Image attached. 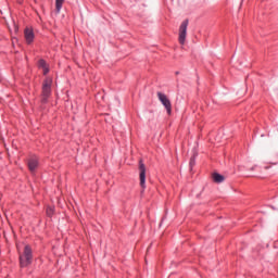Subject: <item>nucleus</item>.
<instances>
[{
  "label": "nucleus",
  "mask_w": 278,
  "mask_h": 278,
  "mask_svg": "<svg viewBox=\"0 0 278 278\" xmlns=\"http://www.w3.org/2000/svg\"><path fill=\"white\" fill-rule=\"evenodd\" d=\"M33 257L31 248L29 245H25L23 254H20V266L22 268L29 266Z\"/></svg>",
  "instance_id": "1"
},
{
  "label": "nucleus",
  "mask_w": 278,
  "mask_h": 278,
  "mask_svg": "<svg viewBox=\"0 0 278 278\" xmlns=\"http://www.w3.org/2000/svg\"><path fill=\"white\" fill-rule=\"evenodd\" d=\"M51 86H53V79L46 78L42 84V103H47V100L51 97Z\"/></svg>",
  "instance_id": "2"
},
{
  "label": "nucleus",
  "mask_w": 278,
  "mask_h": 278,
  "mask_svg": "<svg viewBox=\"0 0 278 278\" xmlns=\"http://www.w3.org/2000/svg\"><path fill=\"white\" fill-rule=\"evenodd\" d=\"M157 98L162 105L165 108L168 116H170V114H173V104L170 103L168 96L162 92H157Z\"/></svg>",
  "instance_id": "3"
},
{
  "label": "nucleus",
  "mask_w": 278,
  "mask_h": 278,
  "mask_svg": "<svg viewBox=\"0 0 278 278\" xmlns=\"http://www.w3.org/2000/svg\"><path fill=\"white\" fill-rule=\"evenodd\" d=\"M186 36H188V20H185L179 27L178 41L180 45H186Z\"/></svg>",
  "instance_id": "4"
},
{
  "label": "nucleus",
  "mask_w": 278,
  "mask_h": 278,
  "mask_svg": "<svg viewBox=\"0 0 278 278\" xmlns=\"http://www.w3.org/2000/svg\"><path fill=\"white\" fill-rule=\"evenodd\" d=\"M139 179H140V186L142 190L147 188L146 181H147V167L144 166V163L139 161Z\"/></svg>",
  "instance_id": "5"
},
{
  "label": "nucleus",
  "mask_w": 278,
  "mask_h": 278,
  "mask_svg": "<svg viewBox=\"0 0 278 278\" xmlns=\"http://www.w3.org/2000/svg\"><path fill=\"white\" fill-rule=\"evenodd\" d=\"M24 36L27 45H31L34 42V30H31V28H25Z\"/></svg>",
  "instance_id": "6"
},
{
  "label": "nucleus",
  "mask_w": 278,
  "mask_h": 278,
  "mask_svg": "<svg viewBox=\"0 0 278 278\" xmlns=\"http://www.w3.org/2000/svg\"><path fill=\"white\" fill-rule=\"evenodd\" d=\"M28 168L30 173H34L38 168V157L33 156L28 160Z\"/></svg>",
  "instance_id": "7"
},
{
  "label": "nucleus",
  "mask_w": 278,
  "mask_h": 278,
  "mask_svg": "<svg viewBox=\"0 0 278 278\" xmlns=\"http://www.w3.org/2000/svg\"><path fill=\"white\" fill-rule=\"evenodd\" d=\"M213 180L215 181V184H223V181H225V176H223L218 173H214Z\"/></svg>",
  "instance_id": "8"
},
{
  "label": "nucleus",
  "mask_w": 278,
  "mask_h": 278,
  "mask_svg": "<svg viewBox=\"0 0 278 278\" xmlns=\"http://www.w3.org/2000/svg\"><path fill=\"white\" fill-rule=\"evenodd\" d=\"M38 66L39 68H42L43 75H47V73H49V66H47V62L45 60H40Z\"/></svg>",
  "instance_id": "9"
},
{
  "label": "nucleus",
  "mask_w": 278,
  "mask_h": 278,
  "mask_svg": "<svg viewBox=\"0 0 278 278\" xmlns=\"http://www.w3.org/2000/svg\"><path fill=\"white\" fill-rule=\"evenodd\" d=\"M62 5H64V0H55L56 12L62 10Z\"/></svg>",
  "instance_id": "10"
},
{
  "label": "nucleus",
  "mask_w": 278,
  "mask_h": 278,
  "mask_svg": "<svg viewBox=\"0 0 278 278\" xmlns=\"http://www.w3.org/2000/svg\"><path fill=\"white\" fill-rule=\"evenodd\" d=\"M47 214H48V216H52L53 208L52 207L47 208Z\"/></svg>",
  "instance_id": "11"
},
{
  "label": "nucleus",
  "mask_w": 278,
  "mask_h": 278,
  "mask_svg": "<svg viewBox=\"0 0 278 278\" xmlns=\"http://www.w3.org/2000/svg\"><path fill=\"white\" fill-rule=\"evenodd\" d=\"M190 167L192 168V166H194V164H195V162H194V156H192L191 159H190Z\"/></svg>",
  "instance_id": "12"
}]
</instances>
